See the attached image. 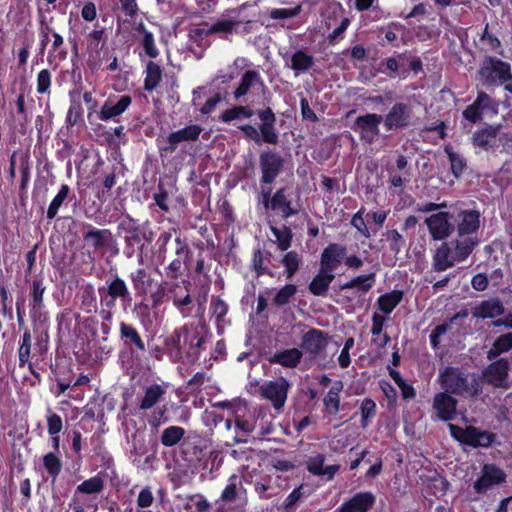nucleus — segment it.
Masks as SVG:
<instances>
[{
    "mask_svg": "<svg viewBox=\"0 0 512 512\" xmlns=\"http://www.w3.org/2000/svg\"><path fill=\"white\" fill-rule=\"evenodd\" d=\"M498 133V127L488 125L473 133L471 143L474 147L481 148L484 151H489L497 145Z\"/></svg>",
    "mask_w": 512,
    "mask_h": 512,
    "instance_id": "c756f323",
    "label": "nucleus"
},
{
    "mask_svg": "<svg viewBox=\"0 0 512 512\" xmlns=\"http://www.w3.org/2000/svg\"><path fill=\"white\" fill-rule=\"evenodd\" d=\"M176 232L175 228H170L168 230L162 231L157 240H156V246H157V258L158 260L163 263L166 257L167 252V245L170 243L173 233Z\"/></svg>",
    "mask_w": 512,
    "mask_h": 512,
    "instance_id": "e2e57ef3",
    "label": "nucleus"
},
{
    "mask_svg": "<svg viewBox=\"0 0 512 512\" xmlns=\"http://www.w3.org/2000/svg\"><path fill=\"white\" fill-rule=\"evenodd\" d=\"M154 502L155 498L151 487L145 486L139 491L137 495L136 504L138 509L136 512H150L146 511L145 509L150 508Z\"/></svg>",
    "mask_w": 512,
    "mask_h": 512,
    "instance_id": "69168bd1",
    "label": "nucleus"
},
{
    "mask_svg": "<svg viewBox=\"0 0 512 512\" xmlns=\"http://www.w3.org/2000/svg\"><path fill=\"white\" fill-rule=\"evenodd\" d=\"M285 269L286 279H291L298 271L301 257L296 251H288L281 260Z\"/></svg>",
    "mask_w": 512,
    "mask_h": 512,
    "instance_id": "13d9d810",
    "label": "nucleus"
},
{
    "mask_svg": "<svg viewBox=\"0 0 512 512\" xmlns=\"http://www.w3.org/2000/svg\"><path fill=\"white\" fill-rule=\"evenodd\" d=\"M505 307L499 297H493L481 301L471 308V314L475 319H495L504 315Z\"/></svg>",
    "mask_w": 512,
    "mask_h": 512,
    "instance_id": "5701e85b",
    "label": "nucleus"
},
{
    "mask_svg": "<svg viewBox=\"0 0 512 512\" xmlns=\"http://www.w3.org/2000/svg\"><path fill=\"white\" fill-rule=\"evenodd\" d=\"M335 276L332 272L320 267L318 274L314 276L308 285V289L314 296H324Z\"/></svg>",
    "mask_w": 512,
    "mask_h": 512,
    "instance_id": "72a5a7b5",
    "label": "nucleus"
},
{
    "mask_svg": "<svg viewBox=\"0 0 512 512\" xmlns=\"http://www.w3.org/2000/svg\"><path fill=\"white\" fill-rule=\"evenodd\" d=\"M165 393L166 390L157 383L147 386L144 396L139 400V410H150L162 399Z\"/></svg>",
    "mask_w": 512,
    "mask_h": 512,
    "instance_id": "58836bf2",
    "label": "nucleus"
},
{
    "mask_svg": "<svg viewBox=\"0 0 512 512\" xmlns=\"http://www.w3.org/2000/svg\"><path fill=\"white\" fill-rule=\"evenodd\" d=\"M343 387L344 385L342 381H335L323 398V405L327 414L335 416L339 413L340 393L342 392Z\"/></svg>",
    "mask_w": 512,
    "mask_h": 512,
    "instance_id": "4c0bfd02",
    "label": "nucleus"
},
{
    "mask_svg": "<svg viewBox=\"0 0 512 512\" xmlns=\"http://www.w3.org/2000/svg\"><path fill=\"white\" fill-rule=\"evenodd\" d=\"M52 74L48 69H42L36 77V92L41 95H50Z\"/></svg>",
    "mask_w": 512,
    "mask_h": 512,
    "instance_id": "0e129e2a",
    "label": "nucleus"
},
{
    "mask_svg": "<svg viewBox=\"0 0 512 512\" xmlns=\"http://www.w3.org/2000/svg\"><path fill=\"white\" fill-rule=\"evenodd\" d=\"M259 167L261 170L260 183L271 185L284 168V158L274 150H264L259 155Z\"/></svg>",
    "mask_w": 512,
    "mask_h": 512,
    "instance_id": "f8f14e48",
    "label": "nucleus"
},
{
    "mask_svg": "<svg viewBox=\"0 0 512 512\" xmlns=\"http://www.w3.org/2000/svg\"><path fill=\"white\" fill-rule=\"evenodd\" d=\"M291 383L285 377L268 380L259 386L258 392L262 399L269 401L274 410L281 412L286 404Z\"/></svg>",
    "mask_w": 512,
    "mask_h": 512,
    "instance_id": "9d476101",
    "label": "nucleus"
},
{
    "mask_svg": "<svg viewBox=\"0 0 512 512\" xmlns=\"http://www.w3.org/2000/svg\"><path fill=\"white\" fill-rule=\"evenodd\" d=\"M444 151L449 159L453 176L460 178L467 168V160L461 154L454 152L451 146H445Z\"/></svg>",
    "mask_w": 512,
    "mask_h": 512,
    "instance_id": "603ef678",
    "label": "nucleus"
},
{
    "mask_svg": "<svg viewBox=\"0 0 512 512\" xmlns=\"http://www.w3.org/2000/svg\"><path fill=\"white\" fill-rule=\"evenodd\" d=\"M271 232L275 236L277 246L281 251H286L290 248L293 234L288 226H283L282 229L271 227Z\"/></svg>",
    "mask_w": 512,
    "mask_h": 512,
    "instance_id": "680f3d73",
    "label": "nucleus"
},
{
    "mask_svg": "<svg viewBox=\"0 0 512 512\" xmlns=\"http://www.w3.org/2000/svg\"><path fill=\"white\" fill-rule=\"evenodd\" d=\"M202 128L199 125L191 124L177 131L171 132L167 137L168 146L163 150L173 152L177 145L185 141H195L199 138Z\"/></svg>",
    "mask_w": 512,
    "mask_h": 512,
    "instance_id": "c85d7f7f",
    "label": "nucleus"
},
{
    "mask_svg": "<svg viewBox=\"0 0 512 512\" xmlns=\"http://www.w3.org/2000/svg\"><path fill=\"white\" fill-rule=\"evenodd\" d=\"M452 223L451 209L439 211L425 219L429 234L435 241H444L454 233Z\"/></svg>",
    "mask_w": 512,
    "mask_h": 512,
    "instance_id": "f3484780",
    "label": "nucleus"
},
{
    "mask_svg": "<svg viewBox=\"0 0 512 512\" xmlns=\"http://www.w3.org/2000/svg\"><path fill=\"white\" fill-rule=\"evenodd\" d=\"M81 308L86 313H95L98 310V303L95 289L92 284H86L81 288Z\"/></svg>",
    "mask_w": 512,
    "mask_h": 512,
    "instance_id": "3c124183",
    "label": "nucleus"
},
{
    "mask_svg": "<svg viewBox=\"0 0 512 512\" xmlns=\"http://www.w3.org/2000/svg\"><path fill=\"white\" fill-rule=\"evenodd\" d=\"M105 487L104 480L99 475L93 476L87 480H84L81 484L76 487V494H98L103 491Z\"/></svg>",
    "mask_w": 512,
    "mask_h": 512,
    "instance_id": "5fc2aeb1",
    "label": "nucleus"
},
{
    "mask_svg": "<svg viewBox=\"0 0 512 512\" xmlns=\"http://www.w3.org/2000/svg\"><path fill=\"white\" fill-rule=\"evenodd\" d=\"M87 38V50L95 51V56L89 55L87 59V66L91 70H97L100 68V57L99 52L103 48L104 43L100 47V42L106 38L105 28L95 24L94 29L86 34Z\"/></svg>",
    "mask_w": 512,
    "mask_h": 512,
    "instance_id": "b1692460",
    "label": "nucleus"
},
{
    "mask_svg": "<svg viewBox=\"0 0 512 512\" xmlns=\"http://www.w3.org/2000/svg\"><path fill=\"white\" fill-rule=\"evenodd\" d=\"M413 109L404 102H396L383 117L386 131L402 130L412 124Z\"/></svg>",
    "mask_w": 512,
    "mask_h": 512,
    "instance_id": "2eb2a0df",
    "label": "nucleus"
},
{
    "mask_svg": "<svg viewBox=\"0 0 512 512\" xmlns=\"http://www.w3.org/2000/svg\"><path fill=\"white\" fill-rule=\"evenodd\" d=\"M73 197L74 194H72L70 186L67 184H61L57 194L53 197L47 208L46 218L48 220L55 219L62 205L67 201L72 200Z\"/></svg>",
    "mask_w": 512,
    "mask_h": 512,
    "instance_id": "e433bc0d",
    "label": "nucleus"
},
{
    "mask_svg": "<svg viewBox=\"0 0 512 512\" xmlns=\"http://www.w3.org/2000/svg\"><path fill=\"white\" fill-rule=\"evenodd\" d=\"M346 252L345 246L338 243H330L321 254L320 267L333 273L341 264Z\"/></svg>",
    "mask_w": 512,
    "mask_h": 512,
    "instance_id": "bb28decb",
    "label": "nucleus"
},
{
    "mask_svg": "<svg viewBox=\"0 0 512 512\" xmlns=\"http://www.w3.org/2000/svg\"><path fill=\"white\" fill-rule=\"evenodd\" d=\"M117 230L119 234H124L125 255L128 258L132 257L137 248L139 261L142 262L145 255V244L152 243L156 237L151 221L147 219L144 222H140L130 214H125L119 220Z\"/></svg>",
    "mask_w": 512,
    "mask_h": 512,
    "instance_id": "20e7f679",
    "label": "nucleus"
},
{
    "mask_svg": "<svg viewBox=\"0 0 512 512\" xmlns=\"http://www.w3.org/2000/svg\"><path fill=\"white\" fill-rule=\"evenodd\" d=\"M404 292L402 290H392L380 295L377 299V306L380 311L390 314L402 301Z\"/></svg>",
    "mask_w": 512,
    "mask_h": 512,
    "instance_id": "79ce46f5",
    "label": "nucleus"
},
{
    "mask_svg": "<svg viewBox=\"0 0 512 512\" xmlns=\"http://www.w3.org/2000/svg\"><path fill=\"white\" fill-rule=\"evenodd\" d=\"M477 75L483 87H503L505 92L503 104L511 106L512 102V66L499 57L486 55L481 60Z\"/></svg>",
    "mask_w": 512,
    "mask_h": 512,
    "instance_id": "7ed1b4c3",
    "label": "nucleus"
},
{
    "mask_svg": "<svg viewBox=\"0 0 512 512\" xmlns=\"http://www.w3.org/2000/svg\"><path fill=\"white\" fill-rule=\"evenodd\" d=\"M490 361L491 363L482 371L483 382L494 388L508 389L510 387L508 382L510 370L508 359L500 357Z\"/></svg>",
    "mask_w": 512,
    "mask_h": 512,
    "instance_id": "9b49d317",
    "label": "nucleus"
},
{
    "mask_svg": "<svg viewBox=\"0 0 512 512\" xmlns=\"http://www.w3.org/2000/svg\"><path fill=\"white\" fill-rule=\"evenodd\" d=\"M376 501L375 496L371 492H358L350 499L343 502L339 508V512H368L372 509Z\"/></svg>",
    "mask_w": 512,
    "mask_h": 512,
    "instance_id": "a878e982",
    "label": "nucleus"
},
{
    "mask_svg": "<svg viewBox=\"0 0 512 512\" xmlns=\"http://www.w3.org/2000/svg\"><path fill=\"white\" fill-rule=\"evenodd\" d=\"M52 44L49 49L47 60L51 64L53 61L62 62L68 57V50L64 47V38L58 32H52Z\"/></svg>",
    "mask_w": 512,
    "mask_h": 512,
    "instance_id": "a18cd8bd",
    "label": "nucleus"
},
{
    "mask_svg": "<svg viewBox=\"0 0 512 512\" xmlns=\"http://www.w3.org/2000/svg\"><path fill=\"white\" fill-rule=\"evenodd\" d=\"M383 116L376 113H367L358 116L350 126L351 130L359 135L361 141L372 144L380 134L379 125Z\"/></svg>",
    "mask_w": 512,
    "mask_h": 512,
    "instance_id": "4468645a",
    "label": "nucleus"
},
{
    "mask_svg": "<svg viewBox=\"0 0 512 512\" xmlns=\"http://www.w3.org/2000/svg\"><path fill=\"white\" fill-rule=\"evenodd\" d=\"M325 460L326 456L323 453L309 457L306 461V470L314 476H326V479L331 481L340 470V465L325 466Z\"/></svg>",
    "mask_w": 512,
    "mask_h": 512,
    "instance_id": "cd10ccee",
    "label": "nucleus"
},
{
    "mask_svg": "<svg viewBox=\"0 0 512 512\" xmlns=\"http://www.w3.org/2000/svg\"><path fill=\"white\" fill-rule=\"evenodd\" d=\"M384 236L389 244V249L394 254H398L405 244L404 237L396 229L388 230Z\"/></svg>",
    "mask_w": 512,
    "mask_h": 512,
    "instance_id": "774afa93",
    "label": "nucleus"
},
{
    "mask_svg": "<svg viewBox=\"0 0 512 512\" xmlns=\"http://www.w3.org/2000/svg\"><path fill=\"white\" fill-rule=\"evenodd\" d=\"M186 431L181 426H169L165 428L160 436V443L164 447H174L178 445L185 437Z\"/></svg>",
    "mask_w": 512,
    "mask_h": 512,
    "instance_id": "de8ad7c7",
    "label": "nucleus"
},
{
    "mask_svg": "<svg viewBox=\"0 0 512 512\" xmlns=\"http://www.w3.org/2000/svg\"><path fill=\"white\" fill-rule=\"evenodd\" d=\"M256 86H260L262 89L266 88L261 74L257 70H246L242 74L240 82L233 92V96L238 100L247 95L248 92Z\"/></svg>",
    "mask_w": 512,
    "mask_h": 512,
    "instance_id": "2f4dec72",
    "label": "nucleus"
},
{
    "mask_svg": "<svg viewBox=\"0 0 512 512\" xmlns=\"http://www.w3.org/2000/svg\"><path fill=\"white\" fill-rule=\"evenodd\" d=\"M162 80V69L154 61H149L146 65L144 89L146 91H153L160 84Z\"/></svg>",
    "mask_w": 512,
    "mask_h": 512,
    "instance_id": "8fccbe9b",
    "label": "nucleus"
},
{
    "mask_svg": "<svg viewBox=\"0 0 512 512\" xmlns=\"http://www.w3.org/2000/svg\"><path fill=\"white\" fill-rule=\"evenodd\" d=\"M438 380L441 388L451 395L464 398H477L483 388L474 374H469L457 366H446L440 370Z\"/></svg>",
    "mask_w": 512,
    "mask_h": 512,
    "instance_id": "39448f33",
    "label": "nucleus"
},
{
    "mask_svg": "<svg viewBox=\"0 0 512 512\" xmlns=\"http://www.w3.org/2000/svg\"><path fill=\"white\" fill-rule=\"evenodd\" d=\"M211 338L205 324L186 323L164 337L163 351L173 363H195Z\"/></svg>",
    "mask_w": 512,
    "mask_h": 512,
    "instance_id": "f03ea898",
    "label": "nucleus"
},
{
    "mask_svg": "<svg viewBox=\"0 0 512 512\" xmlns=\"http://www.w3.org/2000/svg\"><path fill=\"white\" fill-rule=\"evenodd\" d=\"M330 340L331 337L326 331L310 328L301 337L300 350L302 355L305 353L310 359H316L326 351Z\"/></svg>",
    "mask_w": 512,
    "mask_h": 512,
    "instance_id": "ddd939ff",
    "label": "nucleus"
},
{
    "mask_svg": "<svg viewBox=\"0 0 512 512\" xmlns=\"http://www.w3.org/2000/svg\"><path fill=\"white\" fill-rule=\"evenodd\" d=\"M288 66L296 76L307 73L314 66V57L305 50L298 49L291 55Z\"/></svg>",
    "mask_w": 512,
    "mask_h": 512,
    "instance_id": "c9c22d12",
    "label": "nucleus"
},
{
    "mask_svg": "<svg viewBox=\"0 0 512 512\" xmlns=\"http://www.w3.org/2000/svg\"><path fill=\"white\" fill-rule=\"evenodd\" d=\"M210 311L216 322L220 323L228 313L227 303L219 296H212L210 302Z\"/></svg>",
    "mask_w": 512,
    "mask_h": 512,
    "instance_id": "338daca9",
    "label": "nucleus"
},
{
    "mask_svg": "<svg viewBox=\"0 0 512 512\" xmlns=\"http://www.w3.org/2000/svg\"><path fill=\"white\" fill-rule=\"evenodd\" d=\"M297 290V285L291 283L285 284L275 294L274 298L272 299V304L278 308L287 305L295 296Z\"/></svg>",
    "mask_w": 512,
    "mask_h": 512,
    "instance_id": "4d7b16f0",
    "label": "nucleus"
},
{
    "mask_svg": "<svg viewBox=\"0 0 512 512\" xmlns=\"http://www.w3.org/2000/svg\"><path fill=\"white\" fill-rule=\"evenodd\" d=\"M306 488L307 486L302 483L291 491V493L285 498L283 502L284 512H295L298 502L302 498L310 495V492Z\"/></svg>",
    "mask_w": 512,
    "mask_h": 512,
    "instance_id": "864d4df0",
    "label": "nucleus"
},
{
    "mask_svg": "<svg viewBox=\"0 0 512 512\" xmlns=\"http://www.w3.org/2000/svg\"><path fill=\"white\" fill-rule=\"evenodd\" d=\"M376 282V274L371 272L365 275H359L341 285V290L356 288L363 294L370 291Z\"/></svg>",
    "mask_w": 512,
    "mask_h": 512,
    "instance_id": "37998d69",
    "label": "nucleus"
},
{
    "mask_svg": "<svg viewBox=\"0 0 512 512\" xmlns=\"http://www.w3.org/2000/svg\"><path fill=\"white\" fill-rule=\"evenodd\" d=\"M175 254L176 258L173 259L166 267H164L165 281H177L184 273L183 265L187 264L190 256L191 249L185 239L180 237L175 238Z\"/></svg>",
    "mask_w": 512,
    "mask_h": 512,
    "instance_id": "6ab92c4d",
    "label": "nucleus"
},
{
    "mask_svg": "<svg viewBox=\"0 0 512 512\" xmlns=\"http://www.w3.org/2000/svg\"><path fill=\"white\" fill-rule=\"evenodd\" d=\"M82 227L86 230L83 233L84 242L95 250L104 248L111 238V231L108 229H97L89 223H83Z\"/></svg>",
    "mask_w": 512,
    "mask_h": 512,
    "instance_id": "473e14b6",
    "label": "nucleus"
},
{
    "mask_svg": "<svg viewBox=\"0 0 512 512\" xmlns=\"http://www.w3.org/2000/svg\"><path fill=\"white\" fill-rule=\"evenodd\" d=\"M181 283L184 284V294L179 295V297L174 295L173 306L178 310L182 317L186 318L192 314L194 303L190 294V282L182 280Z\"/></svg>",
    "mask_w": 512,
    "mask_h": 512,
    "instance_id": "a19ab883",
    "label": "nucleus"
},
{
    "mask_svg": "<svg viewBox=\"0 0 512 512\" xmlns=\"http://www.w3.org/2000/svg\"><path fill=\"white\" fill-rule=\"evenodd\" d=\"M119 339L122 345L120 357L128 356L132 363L140 364L146 353V344L139 330L131 323L120 322Z\"/></svg>",
    "mask_w": 512,
    "mask_h": 512,
    "instance_id": "6e6552de",
    "label": "nucleus"
},
{
    "mask_svg": "<svg viewBox=\"0 0 512 512\" xmlns=\"http://www.w3.org/2000/svg\"><path fill=\"white\" fill-rule=\"evenodd\" d=\"M481 43L485 46V50L489 52H497L503 55V51H499L502 47L500 39L489 31V24L487 23L480 36Z\"/></svg>",
    "mask_w": 512,
    "mask_h": 512,
    "instance_id": "bf43d9fd",
    "label": "nucleus"
},
{
    "mask_svg": "<svg viewBox=\"0 0 512 512\" xmlns=\"http://www.w3.org/2000/svg\"><path fill=\"white\" fill-rule=\"evenodd\" d=\"M20 174H21V181L19 185V195L22 198L27 193V188L29 185V181L31 178V160H30V153L29 151L23 152L20 157Z\"/></svg>",
    "mask_w": 512,
    "mask_h": 512,
    "instance_id": "09e8293b",
    "label": "nucleus"
},
{
    "mask_svg": "<svg viewBox=\"0 0 512 512\" xmlns=\"http://www.w3.org/2000/svg\"><path fill=\"white\" fill-rule=\"evenodd\" d=\"M457 405V399L446 391L436 393L433 397L432 408L436 411L437 418L443 422H449L455 418Z\"/></svg>",
    "mask_w": 512,
    "mask_h": 512,
    "instance_id": "412c9836",
    "label": "nucleus"
},
{
    "mask_svg": "<svg viewBox=\"0 0 512 512\" xmlns=\"http://www.w3.org/2000/svg\"><path fill=\"white\" fill-rule=\"evenodd\" d=\"M132 104L130 95L109 96L100 111L98 118L102 121H109L122 115Z\"/></svg>",
    "mask_w": 512,
    "mask_h": 512,
    "instance_id": "4be33fe9",
    "label": "nucleus"
},
{
    "mask_svg": "<svg viewBox=\"0 0 512 512\" xmlns=\"http://www.w3.org/2000/svg\"><path fill=\"white\" fill-rule=\"evenodd\" d=\"M507 475L496 464L486 463L482 466L480 476L473 484L477 494H485L489 489L506 482Z\"/></svg>",
    "mask_w": 512,
    "mask_h": 512,
    "instance_id": "a211bd4d",
    "label": "nucleus"
},
{
    "mask_svg": "<svg viewBox=\"0 0 512 512\" xmlns=\"http://www.w3.org/2000/svg\"><path fill=\"white\" fill-rule=\"evenodd\" d=\"M271 194L272 187H262V204L265 209L273 211L279 210L282 212L284 218H289L298 213V211L292 207L291 201L287 198L286 188H279L272 196Z\"/></svg>",
    "mask_w": 512,
    "mask_h": 512,
    "instance_id": "dca6fc26",
    "label": "nucleus"
},
{
    "mask_svg": "<svg viewBox=\"0 0 512 512\" xmlns=\"http://www.w3.org/2000/svg\"><path fill=\"white\" fill-rule=\"evenodd\" d=\"M27 283L29 284L27 296L29 317L33 325L43 324L48 320V311L44 303V295L47 290L44 279L40 276H35L27 281Z\"/></svg>",
    "mask_w": 512,
    "mask_h": 512,
    "instance_id": "1a4fd4ad",
    "label": "nucleus"
},
{
    "mask_svg": "<svg viewBox=\"0 0 512 512\" xmlns=\"http://www.w3.org/2000/svg\"><path fill=\"white\" fill-rule=\"evenodd\" d=\"M256 115L261 121L258 128L250 124H243L238 128L244 134L245 138L255 143L264 142L269 145H277L279 135L276 129L277 118L270 107L256 111Z\"/></svg>",
    "mask_w": 512,
    "mask_h": 512,
    "instance_id": "0eeeda50",
    "label": "nucleus"
},
{
    "mask_svg": "<svg viewBox=\"0 0 512 512\" xmlns=\"http://www.w3.org/2000/svg\"><path fill=\"white\" fill-rule=\"evenodd\" d=\"M133 290L137 297L145 299L152 291L155 280L145 268H137L129 275Z\"/></svg>",
    "mask_w": 512,
    "mask_h": 512,
    "instance_id": "393cba45",
    "label": "nucleus"
},
{
    "mask_svg": "<svg viewBox=\"0 0 512 512\" xmlns=\"http://www.w3.org/2000/svg\"><path fill=\"white\" fill-rule=\"evenodd\" d=\"M302 358V351L294 347L276 351L267 360L270 364H278L284 368L293 369L300 364Z\"/></svg>",
    "mask_w": 512,
    "mask_h": 512,
    "instance_id": "7c9ffc66",
    "label": "nucleus"
},
{
    "mask_svg": "<svg viewBox=\"0 0 512 512\" xmlns=\"http://www.w3.org/2000/svg\"><path fill=\"white\" fill-rule=\"evenodd\" d=\"M360 413H361V427L365 429L372 418L376 416L377 413V405L375 401L371 398H365L362 400L360 405Z\"/></svg>",
    "mask_w": 512,
    "mask_h": 512,
    "instance_id": "052dcab7",
    "label": "nucleus"
},
{
    "mask_svg": "<svg viewBox=\"0 0 512 512\" xmlns=\"http://www.w3.org/2000/svg\"><path fill=\"white\" fill-rule=\"evenodd\" d=\"M406 53L399 54L397 57H388L380 62L378 71L390 78H396L399 75V68L404 66Z\"/></svg>",
    "mask_w": 512,
    "mask_h": 512,
    "instance_id": "49530a36",
    "label": "nucleus"
},
{
    "mask_svg": "<svg viewBox=\"0 0 512 512\" xmlns=\"http://www.w3.org/2000/svg\"><path fill=\"white\" fill-rule=\"evenodd\" d=\"M43 467L49 477L55 480L62 471V460L53 452L45 454L42 458Z\"/></svg>",
    "mask_w": 512,
    "mask_h": 512,
    "instance_id": "6e6d98bb",
    "label": "nucleus"
},
{
    "mask_svg": "<svg viewBox=\"0 0 512 512\" xmlns=\"http://www.w3.org/2000/svg\"><path fill=\"white\" fill-rule=\"evenodd\" d=\"M497 107L498 103L494 99H492L486 92L479 91L474 102L463 110L462 115L464 119L475 124L483 119V111H496Z\"/></svg>",
    "mask_w": 512,
    "mask_h": 512,
    "instance_id": "aec40b11",
    "label": "nucleus"
},
{
    "mask_svg": "<svg viewBox=\"0 0 512 512\" xmlns=\"http://www.w3.org/2000/svg\"><path fill=\"white\" fill-rule=\"evenodd\" d=\"M98 293L101 305L99 314L104 321L112 320L117 301L124 311L132 305V293L125 280L118 274L106 280L105 285L98 288Z\"/></svg>",
    "mask_w": 512,
    "mask_h": 512,
    "instance_id": "423d86ee",
    "label": "nucleus"
},
{
    "mask_svg": "<svg viewBox=\"0 0 512 512\" xmlns=\"http://www.w3.org/2000/svg\"><path fill=\"white\" fill-rule=\"evenodd\" d=\"M512 350V333H505L498 336L487 351V359L494 360L500 358V355Z\"/></svg>",
    "mask_w": 512,
    "mask_h": 512,
    "instance_id": "c03bdc74",
    "label": "nucleus"
},
{
    "mask_svg": "<svg viewBox=\"0 0 512 512\" xmlns=\"http://www.w3.org/2000/svg\"><path fill=\"white\" fill-rule=\"evenodd\" d=\"M495 440L496 434L486 430H481L475 426H471L466 445L475 449L489 448L493 445Z\"/></svg>",
    "mask_w": 512,
    "mask_h": 512,
    "instance_id": "f704fd0d",
    "label": "nucleus"
},
{
    "mask_svg": "<svg viewBox=\"0 0 512 512\" xmlns=\"http://www.w3.org/2000/svg\"><path fill=\"white\" fill-rule=\"evenodd\" d=\"M32 352V334L29 329H25L21 337V342L18 348V361L19 367L24 368L28 365L31 373L34 374L32 363L30 362Z\"/></svg>",
    "mask_w": 512,
    "mask_h": 512,
    "instance_id": "ea45409f",
    "label": "nucleus"
},
{
    "mask_svg": "<svg viewBox=\"0 0 512 512\" xmlns=\"http://www.w3.org/2000/svg\"><path fill=\"white\" fill-rule=\"evenodd\" d=\"M451 217L455 237L442 242L432 257V269L443 272L455 263L465 261L479 244L478 231L481 213L477 209H463L451 206Z\"/></svg>",
    "mask_w": 512,
    "mask_h": 512,
    "instance_id": "f257e3e1",
    "label": "nucleus"
}]
</instances>
